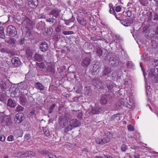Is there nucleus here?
I'll return each instance as SVG.
<instances>
[{"mask_svg":"<svg viewBox=\"0 0 158 158\" xmlns=\"http://www.w3.org/2000/svg\"><path fill=\"white\" fill-rule=\"evenodd\" d=\"M22 26L21 29L24 28H27L28 29L33 28L34 26L33 23L31 20L28 18L25 17L22 23Z\"/></svg>","mask_w":158,"mask_h":158,"instance_id":"f257e3e1","label":"nucleus"},{"mask_svg":"<svg viewBox=\"0 0 158 158\" xmlns=\"http://www.w3.org/2000/svg\"><path fill=\"white\" fill-rule=\"evenodd\" d=\"M149 70L148 71V77L150 78H152L154 79L155 82H156V79L158 78V72L156 71V68L154 67H152V65H149Z\"/></svg>","mask_w":158,"mask_h":158,"instance_id":"f03ea898","label":"nucleus"},{"mask_svg":"<svg viewBox=\"0 0 158 158\" xmlns=\"http://www.w3.org/2000/svg\"><path fill=\"white\" fill-rule=\"evenodd\" d=\"M111 68L108 66H105L102 72V77L103 79H107L110 78V74L112 71Z\"/></svg>","mask_w":158,"mask_h":158,"instance_id":"7ed1b4c3","label":"nucleus"},{"mask_svg":"<svg viewBox=\"0 0 158 158\" xmlns=\"http://www.w3.org/2000/svg\"><path fill=\"white\" fill-rule=\"evenodd\" d=\"M17 31L15 27L14 26L10 25L8 26L6 29V35L9 36L13 37L15 36L17 34Z\"/></svg>","mask_w":158,"mask_h":158,"instance_id":"20e7f679","label":"nucleus"},{"mask_svg":"<svg viewBox=\"0 0 158 158\" xmlns=\"http://www.w3.org/2000/svg\"><path fill=\"white\" fill-rule=\"evenodd\" d=\"M109 53L107 55V57H110L109 63L113 66H117L118 63V60L117 59V57L115 55H113L111 56H110V54Z\"/></svg>","mask_w":158,"mask_h":158,"instance_id":"39448f33","label":"nucleus"},{"mask_svg":"<svg viewBox=\"0 0 158 158\" xmlns=\"http://www.w3.org/2000/svg\"><path fill=\"white\" fill-rule=\"evenodd\" d=\"M111 96L109 94H105L102 95L100 98V103L102 105H105L107 103L108 101L110 98Z\"/></svg>","mask_w":158,"mask_h":158,"instance_id":"423d86ee","label":"nucleus"},{"mask_svg":"<svg viewBox=\"0 0 158 158\" xmlns=\"http://www.w3.org/2000/svg\"><path fill=\"white\" fill-rule=\"evenodd\" d=\"M25 119L24 114L22 113H18L15 115L14 118L16 123L20 124Z\"/></svg>","mask_w":158,"mask_h":158,"instance_id":"0eeeda50","label":"nucleus"},{"mask_svg":"<svg viewBox=\"0 0 158 158\" xmlns=\"http://www.w3.org/2000/svg\"><path fill=\"white\" fill-rule=\"evenodd\" d=\"M58 122L61 127H64L68 124V121L67 118L64 116H61L59 118Z\"/></svg>","mask_w":158,"mask_h":158,"instance_id":"6e6552de","label":"nucleus"},{"mask_svg":"<svg viewBox=\"0 0 158 158\" xmlns=\"http://www.w3.org/2000/svg\"><path fill=\"white\" fill-rule=\"evenodd\" d=\"M110 140V138L107 136L103 139H97L96 140V142L99 144L103 145L109 142Z\"/></svg>","mask_w":158,"mask_h":158,"instance_id":"1a4fd4ad","label":"nucleus"},{"mask_svg":"<svg viewBox=\"0 0 158 158\" xmlns=\"http://www.w3.org/2000/svg\"><path fill=\"white\" fill-rule=\"evenodd\" d=\"M11 62L15 67H18L21 64L19 59L17 57H13L11 60Z\"/></svg>","mask_w":158,"mask_h":158,"instance_id":"9d476101","label":"nucleus"},{"mask_svg":"<svg viewBox=\"0 0 158 158\" xmlns=\"http://www.w3.org/2000/svg\"><path fill=\"white\" fill-rule=\"evenodd\" d=\"M28 4L31 8H35L38 5V0H27Z\"/></svg>","mask_w":158,"mask_h":158,"instance_id":"9b49d317","label":"nucleus"},{"mask_svg":"<svg viewBox=\"0 0 158 158\" xmlns=\"http://www.w3.org/2000/svg\"><path fill=\"white\" fill-rule=\"evenodd\" d=\"M69 123L74 128L80 126L81 123L79 121L76 119H73L69 121Z\"/></svg>","mask_w":158,"mask_h":158,"instance_id":"f8f14e48","label":"nucleus"},{"mask_svg":"<svg viewBox=\"0 0 158 158\" xmlns=\"http://www.w3.org/2000/svg\"><path fill=\"white\" fill-rule=\"evenodd\" d=\"M60 11L57 8L53 9L51 10L49 15H53L55 18H57L60 16Z\"/></svg>","mask_w":158,"mask_h":158,"instance_id":"ddd939ff","label":"nucleus"},{"mask_svg":"<svg viewBox=\"0 0 158 158\" xmlns=\"http://www.w3.org/2000/svg\"><path fill=\"white\" fill-rule=\"evenodd\" d=\"M92 82V83L94 86L99 89H101L102 86V83L100 79L96 78Z\"/></svg>","mask_w":158,"mask_h":158,"instance_id":"4468645a","label":"nucleus"},{"mask_svg":"<svg viewBox=\"0 0 158 158\" xmlns=\"http://www.w3.org/2000/svg\"><path fill=\"white\" fill-rule=\"evenodd\" d=\"M91 60L89 57H87L81 61V65L87 67L90 64Z\"/></svg>","mask_w":158,"mask_h":158,"instance_id":"2eb2a0df","label":"nucleus"},{"mask_svg":"<svg viewBox=\"0 0 158 158\" xmlns=\"http://www.w3.org/2000/svg\"><path fill=\"white\" fill-rule=\"evenodd\" d=\"M48 44L45 41L41 42L40 45V50L42 52L46 51L48 49Z\"/></svg>","mask_w":158,"mask_h":158,"instance_id":"dca6fc26","label":"nucleus"},{"mask_svg":"<svg viewBox=\"0 0 158 158\" xmlns=\"http://www.w3.org/2000/svg\"><path fill=\"white\" fill-rule=\"evenodd\" d=\"M19 103L23 106H25L27 102V100L26 96L22 94L19 97Z\"/></svg>","mask_w":158,"mask_h":158,"instance_id":"f3484780","label":"nucleus"},{"mask_svg":"<svg viewBox=\"0 0 158 158\" xmlns=\"http://www.w3.org/2000/svg\"><path fill=\"white\" fill-rule=\"evenodd\" d=\"M111 77L113 80L114 81L116 80L118 82L119 81L121 78V76H118V73L115 71L112 72Z\"/></svg>","mask_w":158,"mask_h":158,"instance_id":"a211bd4d","label":"nucleus"},{"mask_svg":"<svg viewBox=\"0 0 158 158\" xmlns=\"http://www.w3.org/2000/svg\"><path fill=\"white\" fill-rule=\"evenodd\" d=\"M55 66L54 65L49 64L47 68V70L48 72L54 74L55 72Z\"/></svg>","mask_w":158,"mask_h":158,"instance_id":"6ab92c4d","label":"nucleus"},{"mask_svg":"<svg viewBox=\"0 0 158 158\" xmlns=\"http://www.w3.org/2000/svg\"><path fill=\"white\" fill-rule=\"evenodd\" d=\"M7 105L11 108H14L16 106L17 104L16 102L14 100L9 99L8 100Z\"/></svg>","mask_w":158,"mask_h":158,"instance_id":"aec40b11","label":"nucleus"},{"mask_svg":"<svg viewBox=\"0 0 158 158\" xmlns=\"http://www.w3.org/2000/svg\"><path fill=\"white\" fill-rule=\"evenodd\" d=\"M34 86L36 89L42 91L44 89V86L40 82H35L34 84Z\"/></svg>","mask_w":158,"mask_h":158,"instance_id":"412c9836","label":"nucleus"},{"mask_svg":"<svg viewBox=\"0 0 158 158\" xmlns=\"http://www.w3.org/2000/svg\"><path fill=\"white\" fill-rule=\"evenodd\" d=\"M77 19L79 23L83 26H86L88 23L87 21L85 19L81 18L80 19L79 16L77 17Z\"/></svg>","mask_w":158,"mask_h":158,"instance_id":"4be33fe9","label":"nucleus"},{"mask_svg":"<svg viewBox=\"0 0 158 158\" xmlns=\"http://www.w3.org/2000/svg\"><path fill=\"white\" fill-rule=\"evenodd\" d=\"M151 43L152 46L154 48L158 47V38L156 36L152 38Z\"/></svg>","mask_w":158,"mask_h":158,"instance_id":"5701e85b","label":"nucleus"},{"mask_svg":"<svg viewBox=\"0 0 158 158\" xmlns=\"http://www.w3.org/2000/svg\"><path fill=\"white\" fill-rule=\"evenodd\" d=\"M90 39L94 41H97L98 40H102L106 43H107L106 40L103 38L99 36H96L90 37Z\"/></svg>","mask_w":158,"mask_h":158,"instance_id":"b1692460","label":"nucleus"},{"mask_svg":"<svg viewBox=\"0 0 158 158\" xmlns=\"http://www.w3.org/2000/svg\"><path fill=\"white\" fill-rule=\"evenodd\" d=\"M95 52L98 56L100 57L102 55L103 51L102 49L99 47H96Z\"/></svg>","mask_w":158,"mask_h":158,"instance_id":"393cba45","label":"nucleus"},{"mask_svg":"<svg viewBox=\"0 0 158 158\" xmlns=\"http://www.w3.org/2000/svg\"><path fill=\"white\" fill-rule=\"evenodd\" d=\"M133 21H129L128 20H120V23L125 26H129L131 23H132Z\"/></svg>","mask_w":158,"mask_h":158,"instance_id":"a878e982","label":"nucleus"},{"mask_svg":"<svg viewBox=\"0 0 158 158\" xmlns=\"http://www.w3.org/2000/svg\"><path fill=\"white\" fill-rule=\"evenodd\" d=\"M104 80V81L106 83L107 88H108V89H111L112 88V85L110 80L109 79Z\"/></svg>","mask_w":158,"mask_h":158,"instance_id":"bb28decb","label":"nucleus"},{"mask_svg":"<svg viewBox=\"0 0 158 158\" xmlns=\"http://www.w3.org/2000/svg\"><path fill=\"white\" fill-rule=\"evenodd\" d=\"M0 87L2 91H5L8 87L6 83L4 81H2L0 82Z\"/></svg>","mask_w":158,"mask_h":158,"instance_id":"cd10ccee","label":"nucleus"},{"mask_svg":"<svg viewBox=\"0 0 158 158\" xmlns=\"http://www.w3.org/2000/svg\"><path fill=\"white\" fill-rule=\"evenodd\" d=\"M102 110V108L100 106L96 107L92 109V113L93 114H98Z\"/></svg>","mask_w":158,"mask_h":158,"instance_id":"c85d7f7f","label":"nucleus"},{"mask_svg":"<svg viewBox=\"0 0 158 158\" xmlns=\"http://www.w3.org/2000/svg\"><path fill=\"white\" fill-rule=\"evenodd\" d=\"M35 59V60L39 62H40L43 61V57L41 55L35 53L34 56Z\"/></svg>","mask_w":158,"mask_h":158,"instance_id":"c756f323","label":"nucleus"},{"mask_svg":"<svg viewBox=\"0 0 158 158\" xmlns=\"http://www.w3.org/2000/svg\"><path fill=\"white\" fill-rule=\"evenodd\" d=\"M154 34L151 32L149 31H147L145 34V36L147 39H149L151 38H153Z\"/></svg>","mask_w":158,"mask_h":158,"instance_id":"7c9ffc66","label":"nucleus"},{"mask_svg":"<svg viewBox=\"0 0 158 158\" xmlns=\"http://www.w3.org/2000/svg\"><path fill=\"white\" fill-rule=\"evenodd\" d=\"M56 106L55 104H52L48 109V112L49 114H52L54 112V109Z\"/></svg>","mask_w":158,"mask_h":158,"instance_id":"2f4dec72","label":"nucleus"},{"mask_svg":"<svg viewBox=\"0 0 158 158\" xmlns=\"http://www.w3.org/2000/svg\"><path fill=\"white\" fill-rule=\"evenodd\" d=\"M4 31V27L2 26H0V38L3 39L5 38Z\"/></svg>","mask_w":158,"mask_h":158,"instance_id":"473e14b6","label":"nucleus"},{"mask_svg":"<svg viewBox=\"0 0 158 158\" xmlns=\"http://www.w3.org/2000/svg\"><path fill=\"white\" fill-rule=\"evenodd\" d=\"M26 53L28 57H31L33 55L32 51L29 48L26 49Z\"/></svg>","mask_w":158,"mask_h":158,"instance_id":"72a5a7b5","label":"nucleus"},{"mask_svg":"<svg viewBox=\"0 0 158 158\" xmlns=\"http://www.w3.org/2000/svg\"><path fill=\"white\" fill-rule=\"evenodd\" d=\"M152 65V67H156V66H158V61L156 60H154L150 62L149 65Z\"/></svg>","mask_w":158,"mask_h":158,"instance_id":"f704fd0d","label":"nucleus"},{"mask_svg":"<svg viewBox=\"0 0 158 158\" xmlns=\"http://www.w3.org/2000/svg\"><path fill=\"white\" fill-rule=\"evenodd\" d=\"M73 128L70 124L68 125L66 127H65L64 129V132L65 133H67L69 131L72 130Z\"/></svg>","mask_w":158,"mask_h":158,"instance_id":"c9c22d12","label":"nucleus"},{"mask_svg":"<svg viewBox=\"0 0 158 158\" xmlns=\"http://www.w3.org/2000/svg\"><path fill=\"white\" fill-rule=\"evenodd\" d=\"M23 156H31L35 155V153L32 152H27L26 153L23 154Z\"/></svg>","mask_w":158,"mask_h":158,"instance_id":"e433bc0d","label":"nucleus"},{"mask_svg":"<svg viewBox=\"0 0 158 158\" xmlns=\"http://www.w3.org/2000/svg\"><path fill=\"white\" fill-rule=\"evenodd\" d=\"M5 124L7 126H9L10 125L11 123V119L10 118H6L5 119Z\"/></svg>","mask_w":158,"mask_h":158,"instance_id":"4c0bfd02","label":"nucleus"},{"mask_svg":"<svg viewBox=\"0 0 158 158\" xmlns=\"http://www.w3.org/2000/svg\"><path fill=\"white\" fill-rule=\"evenodd\" d=\"M61 34L60 33H56L54 36V39L56 40H58L62 37Z\"/></svg>","mask_w":158,"mask_h":158,"instance_id":"58836bf2","label":"nucleus"},{"mask_svg":"<svg viewBox=\"0 0 158 158\" xmlns=\"http://www.w3.org/2000/svg\"><path fill=\"white\" fill-rule=\"evenodd\" d=\"M63 27L61 25H58L55 28V31L56 32L60 33L62 30Z\"/></svg>","mask_w":158,"mask_h":158,"instance_id":"ea45409f","label":"nucleus"},{"mask_svg":"<svg viewBox=\"0 0 158 158\" xmlns=\"http://www.w3.org/2000/svg\"><path fill=\"white\" fill-rule=\"evenodd\" d=\"M6 99V96L5 94H3L0 95V101L4 102Z\"/></svg>","mask_w":158,"mask_h":158,"instance_id":"a19ab883","label":"nucleus"},{"mask_svg":"<svg viewBox=\"0 0 158 158\" xmlns=\"http://www.w3.org/2000/svg\"><path fill=\"white\" fill-rule=\"evenodd\" d=\"M15 40L14 38H11L7 41V43L12 45H14L15 44Z\"/></svg>","mask_w":158,"mask_h":158,"instance_id":"79ce46f5","label":"nucleus"},{"mask_svg":"<svg viewBox=\"0 0 158 158\" xmlns=\"http://www.w3.org/2000/svg\"><path fill=\"white\" fill-rule=\"evenodd\" d=\"M24 108L21 106L19 105L16 108L15 111L17 112H22Z\"/></svg>","mask_w":158,"mask_h":158,"instance_id":"37998d69","label":"nucleus"},{"mask_svg":"<svg viewBox=\"0 0 158 158\" xmlns=\"http://www.w3.org/2000/svg\"><path fill=\"white\" fill-rule=\"evenodd\" d=\"M126 65L127 68L133 69L134 67V65L132 62L130 61H128L126 64Z\"/></svg>","mask_w":158,"mask_h":158,"instance_id":"c03bdc74","label":"nucleus"},{"mask_svg":"<svg viewBox=\"0 0 158 158\" xmlns=\"http://www.w3.org/2000/svg\"><path fill=\"white\" fill-rule=\"evenodd\" d=\"M0 51L2 53H9V51L6 48V47H1L0 48Z\"/></svg>","mask_w":158,"mask_h":158,"instance_id":"a18cd8bd","label":"nucleus"},{"mask_svg":"<svg viewBox=\"0 0 158 158\" xmlns=\"http://www.w3.org/2000/svg\"><path fill=\"white\" fill-rule=\"evenodd\" d=\"M56 22V20L53 18H49L46 19V21L50 23H52L54 21Z\"/></svg>","mask_w":158,"mask_h":158,"instance_id":"49530a36","label":"nucleus"},{"mask_svg":"<svg viewBox=\"0 0 158 158\" xmlns=\"http://www.w3.org/2000/svg\"><path fill=\"white\" fill-rule=\"evenodd\" d=\"M21 152H16L14 153V156L15 157H20L23 156Z\"/></svg>","mask_w":158,"mask_h":158,"instance_id":"de8ad7c7","label":"nucleus"},{"mask_svg":"<svg viewBox=\"0 0 158 158\" xmlns=\"http://www.w3.org/2000/svg\"><path fill=\"white\" fill-rule=\"evenodd\" d=\"M47 156L49 158H57V157L54 154L51 152H48Z\"/></svg>","mask_w":158,"mask_h":158,"instance_id":"09e8293b","label":"nucleus"},{"mask_svg":"<svg viewBox=\"0 0 158 158\" xmlns=\"http://www.w3.org/2000/svg\"><path fill=\"white\" fill-rule=\"evenodd\" d=\"M30 135L29 134H27L25 135L24 136V140L27 141L31 139Z\"/></svg>","mask_w":158,"mask_h":158,"instance_id":"8fccbe9b","label":"nucleus"},{"mask_svg":"<svg viewBox=\"0 0 158 158\" xmlns=\"http://www.w3.org/2000/svg\"><path fill=\"white\" fill-rule=\"evenodd\" d=\"M124 102L125 101L123 99H120L119 100V103H118V104L116 105L118 107V106H121L122 105H123Z\"/></svg>","mask_w":158,"mask_h":158,"instance_id":"3c124183","label":"nucleus"},{"mask_svg":"<svg viewBox=\"0 0 158 158\" xmlns=\"http://www.w3.org/2000/svg\"><path fill=\"white\" fill-rule=\"evenodd\" d=\"M73 32L72 31H64L63 33L64 35H71L73 34Z\"/></svg>","mask_w":158,"mask_h":158,"instance_id":"603ef678","label":"nucleus"},{"mask_svg":"<svg viewBox=\"0 0 158 158\" xmlns=\"http://www.w3.org/2000/svg\"><path fill=\"white\" fill-rule=\"evenodd\" d=\"M38 65L39 66L38 68L40 69H39L41 71L44 68V64L43 63H38Z\"/></svg>","mask_w":158,"mask_h":158,"instance_id":"864d4df0","label":"nucleus"},{"mask_svg":"<svg viewBox=\"0 0 158 158\" xmlns=\"http://www.w3.org/2000/svg\"><path fill=\"white\" fill-rule=\"evenodd\" d=\"M127 146L124 144H122L121 147V150L122 152H125L127 149Z\"/></svg>","mask_w":158,"mask_h":158,"instance_id":"5fc2aeb1","label":"nucleus"},{"mask_svg":"<svg viewBox=\"0 0 158 158\" xmlns=\"http://www.w3.org/2000/svg\"><path fill=\"white\" fill-rule=\"evenodd\" d=\"M53 31V30L51 27L48 28L47 29V33L50 35L51 34Z\"/></svg>","mask_w":158,"mask_h":158,"instance_id":"6e6d98bb","label":"nucleus"},{"mask_svg":"<svg viewBox=\"0 0 158 158\" xmlns=\"http://www.w3.org/2000/svg\"><path fill=\"white\" fill-rule=\"evenodd\" d=\"M110 14H112L115 15V16L116 18L118 19L116 17V15H115V12L114 10V9L113 8H110Z\"/></svg>","mask_w":158,"mask_h":158,"instance_id":"4d7b16f0","label":"nucleus"},{"mask_svg":"<svg viewBox=\"0 0 158 158\" xmlns=\"http://www.w3.org/2000/svg\"><path fill=\"white\" fill-rule=\"evenodd\" d=\"M153 16V20L155 21H158V14L156 13H154Z\"/></svg>","mask_w":158,"mask_h":158,"instance_id":"13d9d810","label":"nucleus"},{"mask_svg":"<svg viewBox=\"0 0 158 158\" xmlns=\"http://www.w3.org/2000/svg\"><path fill=\"white\" fill-rule=\"evenodd\" d=\"M152 12H149V15L148 17V20L150 21L152 20Z\"/></svg>","mask_w":158,"mask_h":158,"instance_id":"bf43d9fd","label":"nucleus"},{"mask_svg":"<svg viewBox=\"0 0 158 158\" xmlns=\"http://www.w3.org/2000/svg\"><path fill=\"white\" fill-rule=\"evenodd\" d=\"M48 153V152L47 151L45 150L42 151L40 152V153L41 154L44 155L46 156H47Z\"/></svg>","mask_w":158,"mask_h":158,"instance_id":"052dcab7","label":"nucleus"},{"mask_svg":"<svg viewBox=\"0 0 158 158\" xmlns=\"http://www.w3.org/2000/svg\"><path fill=\"white\" fill-rule=\"evenodd\" d=\"M27 98L28 100H29V101L31 103H33L34 100V99L31 96H28L27 97Z\"/></svg>","mask_w":158,"mask_h":158,"instance_id":"680f3d73","label":"nucleus"},{"mask_svg":"<svg viewBox=\"0 0 158 158\" xmlns=\"http://www.w3.org/2000/svg\"><path fill=\"white\" fill-rule=\"evenodd\" d=\"M14 139V136L12 135L9 136L7 138V140L9 141H12Z\"/></svg>","mask_w":158,"mask_h":158,"instance_id":"e2e57ef3","label":"nucleus"},{"mask_svg":"<svg viewBox=\"0 0 158 158\" xmlns=\"http://www.w3.org/2000/svg\"><path fill=\"white\" fill-rule=\"evenodd\" d=\"M5 139V136L2 135H0V141L2 142H4Z\"/></svg>","mask_w":158,"mask_h":158,"instance_id":"0e129e2a","label":"nucleus"},{"mask_svg":"<svg viewBox=\"0 0 158 158\" xmlns=\"http://www.w3.org/2000/svg\"><path fill=\"white\" fill-rule=\"evenodd\" d=\"M25 40L24 38H22L19 41V44L22 45H23L25 44Z\"/></svg>","mask_w":158,"mask_h":158,"instance_id":"69168bd1","label":"nucleus"},{"mask_svg":"<svg viewBox=\"0 0 158 158\" xmlns=\"http://www.w3.org/2000/svg\"><path fill=\"white\" fill-rule=\"evenodd\" d=\"M128 129L129 131H133L134 130V128L133 126L131 125H128Z\"/></svg>","mask_w":158,"mask_h":158,"instance_id":"338daca9","label":"nucleus"},{"mask_svg":"<svg viewBox=\"0 0 158 158\" xmlns=\"http://www.w3.org/2000/svg\"><path fill=\"white\" fill-rule=\"evenodd\" d=\"M126 14H127V15L128 17H130L131 16V11L129 10H128Z\"/></svg>","mask_w":158,"mask_h":158,"instance_id":"774afa93","label":"nucleus"}]
</instances>
